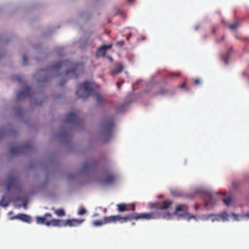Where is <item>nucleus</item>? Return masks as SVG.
I'll list each match as a JSON object with an SVG mask.
<instances>
[{
	"label": "nucleus",
	"mask_w": 249,
	"mask_h": 249,
	"mask_svg": "<svg viewBox=\"0 0 249 249\" xmlns=\"http://www.w3.org/2000/svg\"><path fill=\"white\" fill-rule=\"evenodd\" d=\"M172 202L169 200H165L162 202L150 203L149 204V208L151 209L155 210L150 213H133L128 215V221H131L132 220H138L139 219H154L160 218L169 219L171 217V214L169 213H162L160 211L167 209L171 204Z\"/></svg>",
	"instance_id": "nucleus-1"
},
{
	"label": "nucleus",
	"mask_w": 249,
	"mask_h": 249,
	"mask_svg": "<svg viewBox=\"0 0 249 249\" xmlns=\"http://www.w3.org/2000/svg\"><path fill=\"white\" fill-rule=\"evenodd\" d=\"M80 68L81 70H82L83 65L80 63H74L69 60H67L65 61L58 62L54 64L49 70H41L38 71L36 75H41L45 74V77L42 79H38L39 82H45L48 80L49 77V71H52L53 72L57 73L60 71L62 68H67L68 69L65 72L66 75H69L70 74H72V77L77 78L78 77V74L79 73V68Z\"/></svg>",
	"instance_id": "nucleus-2"
},
{
	"label": "nucleus",
	"mask_w": 249,
	"mask_h": 249,
	"mask_svg": "<svg viewBox=\"0 0 249 249\" xmlns=\"http://www.w3.org/2000/svg\"><path fill=\"white\" fill-rule=\"evenodd\" d=\"M93 91V88L91 83L86 81L79 86L76 90V94L79 98L85 99L89 97Z\"/></svg>",
	"instance_id": "nucleus-3"
},
{
	"label": "nucleus",
	"mask_w": 249,
	"mask_h": 249,
	"mask_svg": "<svg viewBox=\"0 0 249 249\" xmlns=\"http://www.w3.org/2000/svg\"><path fill=\"white\" fill-rule=\"evenodd\" d=\"M114 127V123L112 119L105 120L103 123L102 128L103 130V136L106 139L105 142H107L112 137Z\"/></svg>",
	"instance_id": "nucleus-4"
},
{
	"label": "nucleus",
	"mask_w": 249,
	"mask_h": 249,
	"mask_svg": "<svg viewBox=\"0 0 249 249\" xmlns=\"http://www.w3.org/2000/svg\"><path fill=\"white\" fill-rule=\"evenodd\" d=\"M174 214L189 221L191 219H196V216L188 213V207L185 204H179L176 207Z\"/></svg>",
	"instance_id": "nucleus-5"
},
{
	"label": "nucleus",
	"mask_w": 249,
	"mask_h": 249,
	"mask_svg": "<svg viewBox=\"0 0 249 249\" xmlns=\"http://www.w3.org/2000/svg\"><path fill=\"white\" fill-rule=\"evenodd\" d=\"M104 224L110 223H116L119 222L120 223H124L128 222V215L124 216H122L121 215H111L108 216H104Z\"/></svg>",
	"instance_id": "nucleus-6"
},
{
	"label": "nucleus",
	"mask_w": 249,
	"mask_h": 249,
	"mask_svg": "<svg viewBox=\"0 0 249 249\" xmlns=\"http://www.w3.org/2000/svg\"><path fill=\"white\" fill-rule=\"evenodd\" d=\"M32 91L31 88L26 87L22 90L18 92L16 97L17 100L24 99L32 96Z\"/></svg>",
	"instance_id": "nucleus-7"
},
{
	"label": "nucleus",
	"mask_w": 249,
	"mask_h": 249,
	"mask_svg": "<svg viewBox=\"0 0 249 249\" xmlns=\"http://www.w3.org/2000/svg\"><path fill=\"white\" fill-rule=\"evenodd\" d=\"M116 206L119 212H124L129 211L134 212L135 211V205L133 203L131 204H126L124 203H119L117 204Z\"/></svg>",
	"instance_id": "nucleus-8"
},
{
	"label": "nucleus",
	"mask_w": 249,
	"mask_h": 249,
	"mask_svg": "<svg viewBox=\"0 0 249 249\" xmlns=\"http://www.w3.org/2000/svg\"><path fill=\"white\" fill-rule=\"evenodd\" d=\"M65 122L66 124L71 123L78 124L80 122V120L77 113L73 111L70 112L66 116Z\"/></svg>",
	"instance_id": "nucleus-9"
},
{
	"label": "nucleus",
	"mask_w": 249,
	"mask_h": 249,
	"mask_svg": "<svg viewBox=\"0 0 249 249\" xmlns=\"http://www.w3.org/2000/svg\"><path fill=\"white\" fill-rule=\"evenodd\" d=\"M18 184V177L16 175H11L8 178L5 186L7 191H10Z\"/></svg>",
	"instance_id": "nucleus-10"
},
{
	"label": "nucleus",
	"mask_w": 249,
	"mask_h": 249,
	"mask_svg": "<svg viewBox=\"0 0 249 249\" xmlns=\"http://www.w3.org/2000/svg\"><path fill=\"white\" fill-rule=\"evenodd\" d=\"M96 162L93 161L88 160L85 161L82 167V172H86L91 171L96 166Z\"/></svg>",
	"instance_id": "nucleus-11"
},
{
	"label": "nucleus",
	"mask_w": 249,
	"mask_h": 249,
	"mask_svg": "<svg viewBox=\"0 0 249 249\" xmlns=\"http://www.w3.org/2000/svg\"><path fill=\"white\" fill-rule=\"evenodd\" d=\"M84 221V219H72L66 220L63 226H69V227H76L80 225Z\"/></svg>",
	"instance_id": "nucleus-12"
},
{
	"label": "nucleus",
	"mask_w": 249,
	"mask_h": 249,
	"mask_svg": "<svg viewBox=\"0 0 249 249\" xmlns=\"http://www.w3.org/2000/svg\"><path fill=\"white\" fill-rule=\"evenodd\" d=\"M112 47V44L109 45H103L99 47L96 51V54L98 57L104 56L107 50V49H111Z\"/></svg>",
	"instance_id": "nucleus-13"
},
{
	"label": "nucleus",
	"mask_w": 249,
	"mask_h": 249,
	"mask_svg": "<svg viewBox=\"0 0 249 249\" xmlns=\"http://www.w3.org/2000/svg\"><path fill=\"white\" fill-rule=\"evenodd\" d=\"M11 219H19L20 220L23 222H26V223H30L31 222V217L27 214H23V213H19L18 215H15L11 217Z\"/></svg>",
	"instance_id": "nucleus-14"
},
{
	"label": "nucleus",
	"mask_w": 249,
	"mask_h": 249,
	"mask_svg": "<svg viewBox=\"0 0 249 249\" xmlns=\"http://www.w3.org/2000/svg\"><path fill=\"white\" fill-rule=\"evenodd\" d=\"M204 199L206 207L215 204L216 201L213 196L209 193L205 195Z\"/></svg>",
	"instance_id": "nucleus-15"
},
{
	"label": "nucleus",
	"mask_w": 249,
	"mask_h": 249,
	"mask_svg": "<svg viewBox=\"0 0 249 249\" xmlns=\"http://www.w3.org/2000/svg\"><path fill=\"white\" fill-rule=\"evenodd\" d=\"M52 214L50 213H46L43 216H37L36 220L37 224H45L46 225V223L49 220L47 219L48 218H52Z\"/></svg>",
	"instance_id": "nucleus-16"
},
{
	"label": "nucleus",
	"mask_w": 249,
	"mask_h": 249,
	"mask_svg": "<svg viewBox=\"0 0 249 249\" xmlns=\"http://www.w3.org/2000/svg\"><path fill=\"white\" fill-rule=\"evenodd\" d=\"M116 176L112 173L107 174L105 177L103 181L106 184H111L116 180Z\"/></svg>",
	"instance_id": "nucleus-17"
},
{
	"label": "nucleus",
	"mask_w": 249,
	"mask_h": 249,
	"mask_svg": "<svg viewBox=\"0 0 249 249\" xmlns=\"http://www.w3.org/2000/svg\"><path fill=\"white\" fill-rule=\"evenodd\" d=\"M62 222H63V221L58 219H51L46 223V226H53L54 227L61 226H63V224H62Z\"/></svg>",
	"instance_id": "nucleus-18"
},
{
	"label": "nucleus",
	"mask_w": 249,
	"mask_h": 249,
	"mask_svg": "<svg viewBox=\"0 0 249 249\" xmlns=\"http://www.w3.org/2000/svg\"><path fill=\"white\" fill-rule=\"evenodd\" d=\"M124 69V67L122 64H117L113 70L112 71V74H118L121 72Z\"/></svg>",
	"instance_id": "nucleus-19"
},
{
	"label": "nucleus",
	"mask_w": 249,
	"mask_h": 249,
	"mask_svg": "<svg viewBox=\"0 0 249 249\" xmlns=\"http://www.w3.org/2000/svg\"><path fill=\"white\" fill-rule=\"evenodd\" d=\"M222 22L225 26H228V28L231 30H235L239 26V23L237 22L230 25H229L228 23L226 22L224 19H222Z\"/></svg>",
	"instance_id": "nucleus-20"
},
{
	"label": "nucleus",
	"mask_w": 249,
	"mask_h": 249,
	"mask_svg": "<svg viewBox=\"0 0 249 249\" xmlns=\"http://www.w3.org/2000/svg\"><path fill=\"white\" fill-rule=\"evenodd\" d=\"M21 150L20 147H11L10 149V152L11 154L13 156L17 155L19 154Z\"/></svg>",
	"instance_id": "nucleus-21"
},
{
	"label": "nucleus",
	"mask_w": 249,
	"mask_h": 249,
	"mask_svg": "<svg viewBox=\"0 0 249 249\" xmlns=\"http://www.w3.org/2000/svg\"><path fill=\"white\" fill-rule=\"evenodd\" d=\"M9 204V202L7 200L6 196H3L0 200V205L2 207H7Z\"/></svg>",
	"instance_id": "nucleus-22"
},
{
	"label": "nucleus",
	"mask_w": 249,
	"mask_h": 249,
	"mask_svg": "<svg viewBox=\"0 0 249 249\" xmlns=\"http://www.w3.org/2000/svg\"><path fill=\"white\" fill-rule=\"evenodd\" d=\"M54 212L58 216H62L65 215V212L62 209L55 210Z\"/></svg>",
	"instance_id": "nucleus-23"
},
{
	"label": "nucleus",
	"mask_w": 249,
	"mask_h": 249,
	"mask_svg": "<svg viewBox=\"0 0 249 249\" xmlns=\"http://www.w3.org/2000/svg\"><path fill=\"white\" fill-rule=\"evenodd\" d=\"M104 224V218L103 219V220H95L93 222V225L94 226H101Z\"/></svg>",
	"instance_id": "nucleus-24"
},
{
	"label": "nucleus",
	"mask_w": 249,
	"mask_h": 249,
	"mask_svg": "<svg viewBox=\"0 0 249 249\" xmlns=\"http://www.w3.org/2000/svg\"><path fill=\"white\" fill-rule=\"evenodd\" d=\"M220 217L224 221L228 220L229 219V214L226 212H223L221 213Z\"/></svg>",
	"instance_id": "nucleus-25"
},
{
	"label": "nucleus",
	"mask_w": 249,
	"mask_h": 249,
	"mask_svg": "<svg viewBox=\"0 0 249 249\" xmlns=\"http://www.w3.org/2000/svg\"><path fill=\"white\" fill-rule=\"evenodd\" d=\"M13 79L14 80L17 81L18 83H22L23 82L22 77L20 75H16L13 76Z\"/></svg>",
	"instance_id": "nucleus-26"
},
{
	"label": "nucleus",
	"mask_w": 249,
	"mask_h": 249,
	"mask_svg": "<svg viewBox=\"0 0 249 249\" xmlns=\"http://www.w3.org/2000/svg\"><path fill=\"white\" fill-rule=\"evenodd\" d=\"M86 211L84 207H81L78 212V214L79 215H82L86 213Z\"/></svg>",
	"instance_id": "nucleus-27"
},
{
	"label": "nucleus",
	"mask_w": 249,
	"mask_h": 249,
	"mask_svg": "<svg viewBox=\"0 0 249 249\" xmlns=\"http://www.w3.org/2000/svg\"><path fill=\"white\" fill-rule=\"evenodd\" d=\"M223 202L227 206L230 205L231 202V198H227L223 199Z\"/></svg>",
	"instance_id": "nucleus-28"
},
{
	"label": "nucleus",
	"mask_w": 249,
	"mask_h": 249,
	"mask_svg": "<svg viewBox=\"0 0 249 249\" xmlns=\"http://www.w3.org/2000/svg\"><path fill=\"white\" fill-rule=\"evenodd\" d=\"M27 60H28V58H27V56L25 55H23V63L24 65L27 64Z\"/></svg>",
	"instance_id": "nucleus-29"
},
{
	"label": "nucleus",
	"mask_w": 249,
	"mask_h": 249,
	"mask_svg": "<svg viewBox=\"0 0 249 249\" xmlns=\"http://www.w3.org/2000/svg\"><path fill=\"white\" fill-rule=\"evenodd\" d=\"M124 45V40H120L116 43L117 46H122Z\"/></svg>",
	"instance_id": "nucleus-30"
},
{
	"label": "nucleus",
	"mask_w": 249,
	"mask_h": 249,
	"mask_svg": "<svg viewBox=\"0 0 249 249\" xmlns=\"http://www.w3.org/2000/svg\"><path fill=\"white\" fill-rule=\"evenodd\" d=\"M194 83L196 85H197L200 84L201 81L199 79H196L194 80Z\"/></svg>",
	"instance_id": "nucleus-31"
},
{
	"label": "nucleus",
	"mask_w": 249,
	"mask_h": 249,
	"mask_svg": "<svg viewBox=\"0 0 249 249\" xmlns=\"http://www.w3.org/2000/svg\"><path fill=\"white\" fill-rule=\"evenodd\" d=\"M65 72H66V71L63 73V74H64L65 77H67V78L69 77H70L71 78H75L74 77H71L72 76V74H70L69 75H66ZM61 74H63V73H61Z\"/></svg>",
	"instance_id": "nucleus-32"
},
{
	"label": "nucleus",
	"mask_w": 249,
	"mask_h": 249,
	"mask_svg": "<svg viewBox=\"0 0 249 249\" xmlns=\"http://www.w3.org/2000/svg\"><path fill=\"white\" fill-rule=\"evenodd\" d=\"M180 74V73L178 72L177 73H173L171 74L172 75H175V76H179Z\"/></svg>",
	"instance_id": "nucleus-33"
},
{
	"label": "nucleus",
	"mask_w": 249,
	"mask_h": 249,
	"mask_svg": "<svg viewBox=\"0 0 249 249\" xmlns=\"http://www.w3.org/2000/svg\"><path fill=\"white\" fill-rule=\"evenodd\" d=\"M101 99H102V98L100 96L98 95L97 96V101H98V102L99 103L100 102V101L101 100Z\"/></svg>",
	"instance_id": "nucleus-34"
},
{
	"label": "nucleus",
	"mask_w": 249,
	"mask_h": 249,
	"mask_svg": "<svg viewBox=\"0 0 249 249\" xmlns=\"http://www.w3.org/2000/svg\"><path fill=\"white\" fill-rule=\"evenodd\" d=\"M4 135V131H0V139L2 138L3 136Z\"/></svg>",
	"instance_id": "nucleus-35"
},
{
	"label": "nucleus",
	"mask_w": 249,
	"mask_h": 249,
	"mask_svg": "<svg viewBox=\"0 0 249 249\" xmlns=\"http://www.w3.org/2000/svg\"><path fill=\"white\" fill-rule=\"evenodd\" d=\"M131 35H132L131 33H129V34H128V35L126 36V39L127 40H129V38L131 36Z\"/></svg>",
	"instance_id": "nucleus-36"
},
{
	"label": "nucleus",
	"mask_w": 249,
	"mask_h": 249,
	"mask_svg": "<svg viewBox=\"0 0 249 249\" xmlns=\"http://www.w3.org/2000/svg\"><path fill=\"white\" fill-rule=\"evenodd\" d=\"M116 85H117V86L118 87V89L120 90V89L121 83H120L119 82H117Z\"/></svg>",
	"instance_id": "nucleus-37"
},
{
	"label": "nucleus",
	"mask_w": 249,
	"mask_h": 249,
	"mask_svg": "<svg viewBox=\"0 0 249 249\" xmlns=\"http://www.w3.org/2000/svg\"><path fill=\"white\" fill-rule=\"evenodd\" d=\"M166 92L165 91H164L163 90H161L160 92V94H164Z\"/></svg>",
	"instance_id": "nucleus-38"
},
{
	"label": "nucleus",
	"mask_w": 249,
	"mask_h": 249,
	"mask_svg": "<svg viewBox=\"0 0 249 249\" xmlns=\"http://www.w3.org/2000/svg\"><path fill=\"white\" fill-rule=\"evenodd\" d=\"M185 86H186V83H183V84L181 85V86H180V87H181V88H184V87H185Z\"/></svg>",
	"instance_id": "nucleus-39"
},
{
	"label": "nucleus",
	"mask_w": 249,
	"mask_h": 249,
	"mask_svg": "<svg viewBox=\"0 0 249 249\" xmlns=\"http://www.w3.org/2000/svg\"><path fill=\"white\" fill-rule=\"evenodd\" d=\"M225 63H226V64H228V60H227V58H226V59H225Z\"/></svg>",
	"instance_id": "nucleus-40"
},
{
	"label": "nucleus",
	"mask_w": 249,
	"mask_h": 249,
	"mask_svg": "<svg viewBox=\"0 0 249 249\" xmlns=\"http://www.w3.org/2000/svg\"><path fill=\"white\" fill-rule=\"evenodd\" d=\"M64 84V83H61V84H60V86H63Z\"/></svg>",
	"instance_id": "nucleus-41"
},
{
	"label": "nucleus",
	"mask_w": 249,
	"mask_h": 249,
	"mask_svg": "<svg viewBox=\"0 0 249 249\" xmlns=\"http://www.w3.org/2000/svg\"><path fill=\"white\" fill-rule=\"evenodd\" d=\"M215 30H216V29H213V33H215Z\"/></svg>",
	"instance_id": "nucleus-42"
},
{
	"label": "nucleus",
	"mask_w": 249,
	"mask_h": 249,
	"mask_svg": "<svg viewBox=\"0 0 249 249\" xmlns=\"http://www.w3.org/2000/svg\"><path fill=\"white\" fill-rule=\"evenodd\" d=\"M235 38H236V39H238V38L237 37V36H235Z\"/></svg>",
	"instance_id": "nucleus-43"
},
{
	"label": "nucleus",
	"mask_w": 249,
	"mask_h": 249,
	"mask_svg": "<svg viewBox=\"0 0 249 249\" xmlns=\"http://www.w3.org/2000/svg\"><path fill=\"white\" fill-rule=\"evenodd\" d=\"M231 214H232L233 215L235 216V215L234 214V213H232Z\"/></svg>",
	"instance_id": "nucleus-44"
}]
</instances>
